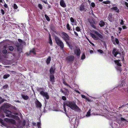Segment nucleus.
Listing matches in <instances>:
<instances>
[{"mask_svg":"<svg viewBox=\"0 0 128 128\" xmlns=\"http://www.w3.org/2000/svg\"><path fill=\"white\" fill-rule=\"evenodd\" d=\"M90 25L91 26L94 28H96V26L93 23H90Z\"/></svg>","mask_w":128,"mask_h":128,"instance_id":"8fccbe9b","label":"nucleus"},{"mask_svg":"<svg viewBox=\"0 0 128 128\" xmlns=\"http://www.w3.org/2000/svg\"><path fill=\"white\" fill-rule=\"evenodd\" d=\"M8 48L9 50L11 51H12L14 49V47L12 46H9L8 47Z\"/></svg>","mask_w":128,"mask_h":128,"instance_id":"c756f323","label":"nucleus"},{"mask_svg":"<svg viewBox=\"0 0 128 128\" xmlns=\"http://www.w3.org/2000/svg\"><path fill=\"white\" fill-rule=\"evenodd\" d=\"M76 119L75 118H73L72 119V120H73L74 121V122H72V124H74L76 122Z\"/></svg>","mask_w":128,"mask_h":128,"instance_id":"13d9d810","label":"nucleus"},{"mask_svg":"<svg viewBox=\"0 0 128 128\" xmlns=\"http://www.w3.org/2000/svg\"><path fill=\"white\" fill-rule=\"evenodd\" d=\"M66 44L69 47V48L71 49H72V45L70 44V43L68 42H66Z\"/></svg>","mask_w":128,"mask_h":128,"instance_id":"cd10ccee","label":"nucleus"},{"mask_svg":"<svg viewBox=\"0 0 128 128\" xmlns=\"http://www.w3.org/2000/svg\"><path fill=\"white\" fill-rule=\"evenodd\" d=\"M8 88V86L7 84L3 86V88L4 89H5L7 88Z\"/></svg>","mask_w":128,"mask_h":128,"instance_id":"37998d69","label":"nucleus"},{"mask_svg":"<svg viewBox=\"0 0 128 128\" xmlns=\"http://www.w3.org/2000/svg\"><path fill=\"white\" fill-rule=\"evenodd\" d=\"M76 49L74 50V54L77 56H80L81 54V51L80 48L75 46Z\"/></svg>","mask_w":128,"mask_h":128,"instance_id":"39448f33","label":"nucleus"},{"mask_svg":"<svg viewBox=\"0 0 128 128\" xmlns=\"http://www.w3.org/2000/svg\"><path fill=\"white\" fill-rule=\"evenodd\" d=\"M31 52H32L34 54H36V51L35 50L34 48H33L32 50H30V54Z\"/></svg>","mask_w":128,"mask_h":128,"instance_id":"393cba45","label":"nucleus"},{"mask_svg":"<svg viewBox=\"0 0 128 128\" xmlns=\"http://www.w3.org/2000/svg\"><path fill=\"white\" fill-rule=\"evenodd\" d=\"M55 71V68L51 67L50 69V74H54Z\"/></svg>","mask_w":128,"mask_h":128,"instance_id":"dca6fc26","label":"nucleus"},{"mask_svg":"<svg viewBox=\"0 0 128 128\" xmlns=\"http://www.w3.org/2000/svg\"><path fill=\"white\" fill-rule=\"evenodd\" d=\"M91 6L92 7L94 8L95 6V4L94 2H92L91 3Z\"/></svg>","mask_w":128,"mask_h":128,"instance_id":"3c124183","label":"nucleus"},{"mask_svg":"<svg viewBox=\"0 0 128 128\" xmlns=\"http://www.w3.org/2000/svg\"><path fill=\"white\" fill-rule=\"evenodd\" d=\"M74 56L72 55H70L66 58V60L68 62H71L74 61Z\"/></svg>","mask_w":128,"mask_h":128,"instance_id":"423d86ee","label":"nucleus"},{"mask_svg":"<svg viewBox=\"0 0 128 128\" xmlns=\"http://www.w3.org/2000/svg\"><path fill=\"white\" fill-rule=\"evenodd\" d=\"M10 122L12 124L15 125L16 124V121L14 119H10Z\"/></svg>","mask_w":128,"mask_h":128,"instance_id":"b1692460","label":"nucleus"},{"mask_svg":"<svg viewBox=\"0 0 128 128\" xmlns=\"http://www.w3.org/2000/svg\"><path fill=\"white\" fill-rule=\"evenodd\" d=\"M60 6L64 8H65L66 6V5L63 0H61L60 2Z\"/></svg>","mask_w":128,"mask_h":128,"instance_id":"f8f14e48","label":"nucleus"},{"mask_svg":"<svg viewBox=\"0 0 128 128\" xmlns=\"http://www.w3.org/2000/svg\"><path fill=\"white\" fill-rule=\"evenodd\" d=\"M21 96L23 98L26 100H27L29 98L28 96L27 95L25 96L24 94H22Z\"/></svg>","mask_w":128,"mask_h":128,"instance_id":"a211bd4d","label":"nucleus"},{"mask_svg":"<svg viewBox=\"0 0 128 128\" xmlns=\"http://www.w3.org/2000/svg\"><path fill=\"white\" fill-rule=\"evenodd\" d=\"M0 122L2 125H4V123L3 122V120L1 118H0Z\"/></svg>","mask_w":128,"mask_h":128,"instance_id":"a18cd8bd","label":"nucleus"},{"mask_svg":"<svg viewBox=\"0 0 128 128\" xmlns=\"http://www.w3.org/2000/svg\"><path fill=\"white\" fill-rule=\"evenodd\" d=\"M70 21L72 23H73L74 22V18L72 17H71L70 19Z\"/></svg>","mask_w":128,"mask_h":128,"instance_id":"de8ad7c7","label":"nucleus"},{"mask_svg":"<svg viewBox=\"0 0 128 128\" xmlns=\"http://www.w3.org/2000/svg\"><path fill=\"white\" fill-rule=\"evenodd\" d=\"M122 28L124 29H126L127 28V27H126V26L124 25V26H122Z\"/></svg>","mask_w":128,"mask_h":128,"instance_id":"338daca9","label":"nucleus"},{"mask_svg":"<svg viewBox=\"0 0 128 128\" xmlns=\"http://www.w3.org/2000/svg\"><path fill=\"white\" fill-rule=\"evenodd\" d=\"M20 45L19 44L17 43L16 44L15 46L17 47H19L20 46Z\"/></svg>","mask_w":128,"mask_h":128,"instance_id":"864d4df0","label":"nucleus"},{"mask_svg":"<svg viewBox=\"0 0 128 128\" xmlns=\"http://www.w3.org/2000/svg\"><path fill=\"white\" fill-rule=\"evenodd\" d=\"M17 49L18 51H20V50L21 49L20 47V46L18 47H17Z\"/></svg>","mask_w":128,"mask_h":128,"instance_id":"e2e57ef3","label":"nucleus"},{"mask_svg":"<svg viewBox=\"0 0 128 128\" xmlns=\"http://www.w3.org/2000/svg\"><path fill=\"white\" fill-rule=\"evenodd\" d=\"M85 54H83L81 57V59L82 60L84 59L85 58Z\"/></svg>","mask_w":128,"mask_h":128,"instance_id":"49530a36","label":"nucleus"},{"mask_svg":"<svg viewBox=\"0 0 128 128\" xmlns=\"http://www.w3.org/2000/svg\"><path fill=\"white\" fill-rule=\"evenodd\" d=\"M7 51L6 49L3 50H2V53L3 54H6L7 53Z\"/></svg>","mask_w":128,"mask_h":128,"instance_id":"c9c22d12","label":"nucleus"},{"mask_svg":"<svg viewBox=\"0 0 128 128\" xmlns=\"http://www.w3.org/2000/svg\"><path fill=\"white\" fill-rule=\"evenodd\" d=\"M1 11L2 14V15H4V14L5 12H4V11L3 9H1Z\"/></svg>","mask_w":128,"mask_h":128,"instance_id":"6e6d98bb","label":"nucleus"},{"mask_svg":"<svg viewBox=\"0 0 128 128\" xmlns=\"http://www.w3.org/2000/svg\"><path fill=\"white\" fill-rule=\"evenodd\" d=\"M48 93H47V94H46L44 96V97L47 100H48L49 99V96L48 95Z\"/></svg>","mask_w":128,"mask_h":128,"instance_id":"2f4dec72","label":"nucleus"},{"mask_svg":"<svg viewBox=\"0 0 128 128\" xmlns=\"http://www.w3.org/2000/svg\"><path fill=\"white\" fill-rule=\"evenodd\" d=\"M81 96L82 98H83L85 99H86V97L84 95L82 94L81 95Z\"/></svg>","mask_w":128,"mask_h":128,"instance_id":"052dcab7","label":"nucleus"},{"mask_svg":"<svg viewBox=\"0 0 128 128\" xmlns=\"http://www.w3.org/2000/svg\"><path fill=\"white\" fill-rule=\"evenodd\" d=\"M65 104L72 110H80L79 108L76 105V102L74 101H67L65 103Z\"/></svg>","mask_w":128,"mask_h":128,"instance_id":"f03ea898","label":"nucleus"},{"mask_svg":"<svg viewBox=\"0 0 128 128\" xmlns=\"http://www.w3.org/2000/svg\"><path fill=\"white\" fill-rule=\"evenodd\" d=\"M26 120H24L22 122V125L24 126L26 125Z\"/></svg>","mask_w":128,"mask_h":128,"instance_id":"603ef678","label":"nucleus"},{"mask_svg":"<svg viewBox=\"0 0 128 128\" xmlns=\"http://www.w3.org/2000/svg\"><path fill=\"white\" fill-rule=\"evenodd\" d=\"M47 93V92H44L43 90H42L40 92V94L44 97V96Z\"/></svg>","mask_w":128,"mask_h":128,"instance_id":"4be33fe9","label":"nucleus"},{"mask_svg":"<svg viewBox=\"0 0 128 128\" xmlns=\"http://www.w3.org/2000/svg\"><path fill=\"white\" fill-rule=\"evenodd\" d=\"M45 16L46 20L48 21H50V19L49 17L46 14H45Z\"/></svg>","mask_w":128,"mask_h":128,"instance_id":"72a5a7b5","label":"nucleus"},{"mask_svg":"<svg viewBox=\"0 0 128 128\" xmlns=\"http://www.w3.org/2000/svg\"><path fill=\"white\" fill-rule=\"evenodd\" d=\"M74 34L76 35V36H78V34L75 31H74Z\"/></svg>","mask_w":128,"mask_h":128,"instance_id":"69168bd1","label":"nucleus"},{"mask_svg":"<svg viewBox=\"0 0 128 128\" xmlns=\"http://www.w3.org/2000/svg\"><path fill=\"white\" fill-rule=\"evenodd\" d=\"M10 76V75L8 74H6L4 75L3 78L4 79H6Z\"/></svg>","mask_w":128,"mask_h":128,"instance_id":"412c9836","label":"nucleus"},{"mask_svg":"<svg viewBox=\"0 0 128 128\" xmlns=\"http://www.w3.org/2000/svg\"><path fill=\"white\" fill-rule=\"evenodd\" d=\"M62 35V38L66 42L70 40V37L66 33L62 32L61 33Z\"/></svg>","mask_w":128,"mask_h":128,"instance_id":"20e7f679","label":"nucleus"},{"mask_svg":"<svg viewBox=\"0 0 128 128\" xmlns=\"http://www.w3.org/2000/svg\"><path fill=\"white\" fill-rule=\"evenodd\" d=\"M51 60V58L50 56H49L47 58L46 60V62L48 64H49Z\"/></svg>","mask_w":128,"mask_h":128,"instance_id":"aec40b11","label":"nucleus"},{"mask_svg":"<svg viewBox=\"0 0 128 128\" xmlns=\"http://www.w3.org/2000/svg\"><path fill=\"white\" fill-rule=\"evenodd\" d=\"M84 9V5H81L80 6V11H82Z\"/></svg>","mask_w":128,"mask_h":128,"instance_id":"c85d7f7f","label":"nucleus"},{"mask_svg":"<svg viewBox=\"0 0 128 128\" xmlns=\"http://www.w3.org/2000/svg\"><path fill=\"white\" fill-rule=\"evenodd\" d=\"M95 34H96L98 37L101 38H103V36L100 34L97 31H95L94 32Z\"/></svg>","mask_w":128,"mask_h":128,"instance_id":"f3484780","label":"nucleus"},{"mask_svg":"<svg viewBox=\"0 0 128 128\" xmlns=\"http://www.w3.org/2000/svg\"><path fill=\"white\" fill-rule=\"evenodd\" d=\"M125 4L126 6L127 7H128V3L126 2H125Z\"/></svg>","mask_w":128,"mask_h":128,"instance_id":"774afa93","label":"nucleus"},{"mask_svg":"<svg viewBox=\"0 0 128 128\" xmlns=\"http://www.w3.org/2000/svg\"><path fill=\"white\" fill-rule=\"evenodd\" d=\"M124 20H121V22H120V24L121 25H124Z\"/></svg>","mask_w":128,"mask_h":128,"instance_id":"4d7b16f0","label":"nucleus"},{"mask_svg":"<svg viewBox=\"0 0 128 128\" xmlns=\"http://www.w3.org/2000/svg\"><path fill=\"white\" fill-rule=\"evenodd\" d=\"M10 119H9L7 118H4V121H6L7 122H10Z\"/></svg>","mask_w":128,"mask_h":128,"instance_id":"4c0bfd02","label":"nucleus"},{"mask_svg":"<svg viewBox=\"0 0 128 128\" xmlns=\"http://www.w3.org/2000/svg\"><path fill=\"white\" fill-rule=\"evenodd\" d=\"M112 13H110L109 14L108 19V20L110 22H112L113 20V19L112 17Z\"/></svg>","mask_w":128,"mask_h":128,"instance_id":"9b49d317","label":"nucleus"},{"mask_svg":"<svg viewBox=\"0 0 128 128\" xmlns=\"http://www.w3.org/2000/svg\"><path fill=\"white\" fill-rule=\"evenodd\" d=\"M111 9L112 10L115 11L116 12L118 13L119 12V10L118 9V7L116 6L112 8H111Z\"/></svg>","mask_w":128,"mask_h":128,"instance_id":"4468645a","label":"nucleus"},{"mask_svg":"<svg viewBox=\"0 0 128 128\" xmlns=\"http://www.w3.org/2000/svg\"><path fill=\"white\" fill-rule=\"evenodd\" d=\"M18 41L20 43H22L23 42V41L22 40L20 39H18Z\"/></svg>","mask_w":128,"mask_h":128,"instance_id":"bf43d9fd","label":"nucleus"},{"mask_svg":"<svg viewBox=\"0 0 128 128\" xmlns=\"http://www.w3.org/2000/svg\"><path fill=\"white\" fill-rule=\"evenodd\" d=\"M50 28L53 32H55L56 30L55 27L53 25H52L51 26Z\"/></svg>","mask_w":128,"mask_h":128,"instance_id":"a878e982","label":"nucleus"},{"mask_svg":"<svg viewBox=\"0 0 128 128\" xmlns=\"http://www.w3.org/2000/svg\"><path fill=\"white\" fill-rule=\"evenodd\" d=\"M70 26L69 24L68 23L66 25V28L67 29L70 31L72 30L70 29Z\"/></svg>","mask_w":128,"mask_h":128,"instance_id":"bb28decb","label":"nucleus"},{"mask_svg":"<svg viewBox=\"0 0 128 128\" xmlns=\"http://www.w3.org/2000/svg\"><path fill=\"white\" fill-rule=\"evenodd\" d=\"M4 111L5 113L6 114V116L8 117L11 116L12 114V112L11 111L7 110H4Z\"/></svg>","mask_w":128,"mask_h":128,"instance_id":"1a4fd4ad","label":"nucleus"},{"mask_svg":"<svg viewBox=\"0 0 128 128\" xmlns=\"http://www.w3.org/2000/svg\"><path fill=\"white\" fill-rule=\"evenodd\" d=\"M116 68L120 72H121L122 71V70L121 68L119 66H116Z\"/></svg>","mask_w":128,"mask_h":128,"instance_id":"7c9ffc66","label":"nucleus"},{"mask_svg":"<svg viewBox=\"0 0 128 128\" xmlns=\"http://www.w3.org/2000/svg\"><path fill=\"white\" fill-rule=\"evenodd\" d=\"M120 61V60H114L115 63L116 64H117V66H122L121 63L119 62V61Z\"/></svg>","mask_w":128,"mask_h":128,"instance_id":"ddd939ff","label":"nucleus"},{"mask_svg":"<svg viewBox=\"0 0 128 128\" xmlns=\"http://www.w3.org/2000/svg\"><path fill=\"white\" fill-rule=\"evenodd\" d=\"M38 7L41 10L42 9V5L40 4H38Z\"/></svg>","mask_w":128,"mask_h":128,"instance_id":"a19ab883","label":"nucleus"},{"mask_svg":"<svg viewBox=\"0 0 128 128\" xmlns=\"http://www.w3.org/2000/svg\"><path fill=\"white\" fill-rule=\"evenodd\" d=\"M115 42L117 44H119V42L118 39L117 38H116Z\"/></svg>","mask_w":128,"mask_h":128,"instance_id":"79ce46f5","label":"nucleus"},{"mask_svg":"<svg viewBox=\"0 0 128 128\" xmlns=\"http://www.w3.org/2000/svg\"><path fill=\"white\" fill-rule=\"evenodd\" d=\"M74 91L79 94H80V92L78 90H74Z\"/></svg>","mask_w":128,"mask_h":128,"instance_id":"0e129e2a","label":"nucleus"},{"mask_svg":"<svg viewBox=\"0 0 128 128\" xmlns=\"http://www.w3.org/2000/svg\"><path fill=\"white\" fill-rule=\"evenodd\" d=\"M50 80L52 83H54L55 82L54 79L55 77L53 74H50Z\"/></svg>","mask_w":128,"mask_h":128,"instance_id":"9d476101","label":"nucleus"},{"mask_svg":"<svg viewBox=\"0 0 128 128\" xmlns=\"http://www.w3.org/2000/svg\"><path fill=\"white\" fill-rule=\"evenodd\" d=\"M62 98L64 100H66V97L64 96H62Z\"/></svg>","mask_w":128,"mask_h":128,"instance_id":"5fc2aeb1","label":"nucleus"},{"mask_svg":"<svg viewBox=\"0 0 128 128\" xmlns=\"http://www.w3.org/2000/svg\"><path fill=\"white\" fill-rule=\"evenodd\" d=\"M55 40L57 45L60 47L61 49L63 50L64 47V44L62 41L56 36H55Z\"/></svg>","mask_w":128,"mask_h":128,"instance_id":"7ed1b4c3","label":"nucleus"},{"mask_svg":"<svg viewBox=\"0 0 128 128\" xmlns=\"http://www.w3.org/2000/svg\"><path fill=\"white\" fill-rule=\"evenodd\" d=\"M65 106H66L65 104V103H64L63 105V107L64 108V111L66 113V109Z\"/></svg>","mask_w":128,"mask_h":128,"instance_id":"c03bdc74","label":"nucleus"},{"mask_svg":"<svg viewBox=\"0 0 128 128\" xmlns=\"http://www.w3.org/2000/svg\"><path fill=\"white\" fill-rule=\"evenodd\" d=\"M90 110H89L87 112V114L86 115V116H90Z\"/></svg>","mask_w":128,"mask_h":128,"instance_id":"58836bf2","label":"nucleus"},{"mask_svg":"<svg viewBox=\"0 0 128 128\" xmlns=\"http://www.w3.org/2000/svg\"><path fill=\"white\" fill-rule=\"evenodd\" d=\"M112 40L113 43L114 45H116V44L114 41V40L113 36H111Z\"/></svg>","mask_w":128,"mask_h":128,"instance_id":"473e14b6","label":"nucleus"},{"mask_svg":"<svg viewBox=\"0 0 128 128\" xmlns=\"http://www.w3.org/2000/svg\"><path fill=\"white\" fill-rule=\"evenodd\" d=\"M49 43L50 44V45L52 46V41L51 38V35L50 34H49Z\"/></svg>","mask_w":128,"mask_h":128,"instance_id":"5701e85b","label":"nucleus"},{"mask_svg":"<svg viewBox=\"0 0 128 128\" xmlns=\"http://www.w3.org/2000/svg\"><path fill=\"white\" fill-rule=\"evenodd\" d=\"M34 100H35V103L36 107L37 108H41L42 106L41 103L36 98L34 99Z\"/></svg>","mask_w":128,"mask_h":128,"instance_id":"0eeeda50","label":"nucleus"},{"mask_svg":"<svg viewBox=\"0 0 128 128\" xmlns=\"http://www.w3.org/2000/svg\"><path fill=\"white\" fill-rule=\"evenodd\" d=\"M98 52L100 54H102L103 53V51L102 50L100 49L98 50Z\"/></svg>","mask_w":128,"mask_h":128,"instance_id":"09e8293b","label":"nucleus"},{"mask_svg":"<svg viewBox=\"0 0 128 128\" xmlns=\"http://www.w3.org/2000/svg\"><path fill=\"white\" fill-rule=\"evenodd\" d=\"M76 30L77 32H80V29L78 26H77L76 28Z\"/></svg>","mask_w":128,"mask_h":128,"instance_id":"e433bc0d","label":"nucleus"},{"mask_svg":"<svg viewBox=\"0 0 128 128\" xmlns=\"http://www.w3.org/2000/svg\"><path fill=\"white\" fill-rule=\"evenodd\" d=\"M13 7L15 9H17L18 8V6L16 4H14Z\"/></svg>","mask_w":128,"mask_h":128,"instance_id":"ea45409f","label":"nucleus"},{"mask_svg":"<svg viewBox=\"0 0 128 128\" xmlns=\"http://www.w3.org/2000/svg\"><path fill=\"white\" fill-rule=\"evenodd\" d=\"M112 53L114 57L120 58L122 61H124L125 53L124 51L120 53L119 51H117L116 48H114L113 50Z\"/></svg>","mask_w":128,"mask_h":128,"instance_id":"f257e3e1","label":"nucleus"},{"mask_svg":"<svg viewBox=\"0 0 128 128\" xmlns=\"http://www.w3.org/2000/svg\"><path fill=\"white\" fill-rule=\"evenodd\" d=\"M120 119L122 121H125L126 120L124 118L122 117H121L120 118Z\"/></svg>","mask_w":128,"mask_h":128,"instance_id":"680f3d73","label":"nucleus"},{"mask_svg":"<svg viewBox=\"0 0 128 128\" xmlns=\"http://www.w3.org/2000/svg\"><path fill=\"white\" fill-rule=\"evenodd\" d=\"M65 90H63L62 89H61L60 91L63 93L65 96H68L69 94V92L68 89L64 88Z\"/></svg>","mask_w":128,"mask_h":128,"instance_id":"6e6552de","label":"nucleus"},{"mask_svg":"<svg viewBox=\"0 0 128 128\" xmlns=\"http://www.w3.org/2000/svg\"><path fill=\"white\" fill-rule=\"evenodd\" d=\"M99 24L100 27L104 26L105 25V23L102 20L100 21L99 23Z\"/></svg>","mask_w":128,"mask_h":128,"instance_id":"6ab92c4d","label":"nucleus"},{"mask_svg":"<svg viewBox=\"0 0 128 128\" xmlns=\"http://www.w3.org/2000/svg\"><path fill=\"white\" fill-rule=\"evenodd\" d=\"M110 1L109 0H107L106 1H103V3L106 4H110Z\"/></svg>","mask_w":128,"mask_h":128,"instance_id":"f704fd0d","label":"nucleus"},{"mask_svg":"<svg viewBox=\"0 0 128 128\" xmlns=\"http://www.w3.org/2000/svg\"><path fill=\"white\" fill-rule=\"evenodd\" d=\"M90 35L94 40H98V38L92 33H90Z\"/></svg>","mask_w":128,"mask_h":128,"instance_id":"2eb2a0df","label":"nucleus"}]
</instances>
